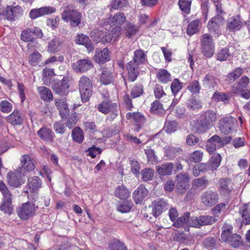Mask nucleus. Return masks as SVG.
I'll return each mask as SVG.
<instances>
[{
    "label": "nucleus",
    "mask_w": 250,
    "mask_h": 250,
    "mask_svg": "<svg viewBox=\"0 0 250 250\" xmlns=\"http://www.w3.org/2000/svg\"><path fill=\"white\" fill-rule=\"evenodd\" d=\"M223 230L221 234V240L227 242L229 239L230 236L232 235V227L228 224H225L222 228Z\"/></svg>",
    "instance_id": "nucleus-49"
},
{
    "label": "nucleus",
    "mask_w": 250,
    "mask_h": 250,
    "mask_svg": "<svg viewBox=\"0 0 250 250\" xmlns=\"http://www.w3.org/2000/svg\"><path fill=\"white\" fill-rule=\"evenodd\" d=\"M158 81L164 83L169 82L171 80L170 73L165 69H161L157 74Z\"/></svg>",
    "instance_id": "nucleus-44"
},
{
    "label": "nucleus",
    "mask_w": 250,
    "mask_h": 250,
    "mask_svg": "<svg viewBox=\"0 0 250 250\" xmlns=\"http://www.w3.org/2000/svg\"><path fill=\"white\" fill-rule=\"evenodd\" d=\"M62 20L65 22H70L72 27L77 26L81 22V14L77 10L67 7L62 13Z\"/></svg>",
    "instance_id": "nucleus-3"
},
{
    "label": "nucleus",
    "mask_w": 250,
    "mask_h": 250,
    "mask_svg": "<svg viewBox=\"0 0 250 250\" xmlns=\"http://www.w3.org/2000/svg\"><path fill=\"white\" fill-rule=\"evenodd\" d=\"M201 43L204 55L207 58H211L215 50V43L211 36L207 33L204 34L202 37Z\"/></svg>",
    "instance_id": "nucleus-4"
},
{
    "label": "nucleus",
    "mask_w": 250,
    "mask_h": 250,
    "mask_svg": "<svg viewBox=\"0 0 250 250\" xmlns=\"http://www.w3.org/2000/svg\"><path fill=\"white\" fill-rule=\"evenodd\" d=\"M240 213L243 218V221L244 224H250V203L243 208H241Z\"/></svg>",
    "instance_id": "nucleus-43"
},
{
    "label": "nucleus",
    "mask_w": 250,
    "mask_h": 250,
    "mask_svg": "<svg viewBox=\"0 0 250 250\" xmlns=\"http://www.w3.org/2000/svg\"><path fill=\"white\" fill-rule=\"evenodd\" d=\"M38 134L42 140L48 143L52 142L55 136L54 132L50 129L46 127L41 128L38 131Z\"/></svg>",
    "instance_id": "nucleus-26"
},
{
    "label": "nucleus",
    "mask_w": 250,
    "mask_h": 250,
    "mask_svg": "<svg viewBox=\"0 0 250 250\" xmlns=\"http://www.w3.org/2000/svg\"><path fill=\"white\" fill-rule=\"evenodd\" d=\"M217 115L212 110L205 112L202 116L203 120L208 126L213 125L217 120Z\"/></svg>",
    "instance_id": "nucleus-30"
},
{
    "label": "nucleus",
    "mask_w": 250,
    "mask_h": 250,
    "mask_svg": "<svg viewBox=\"0 0 250 250\" xmlns=\"http://www.w3.org/2000/svg\"><path fill=\"white\" fill-rule=\"evenodd\" d=\"M134 62L130 61L126 65L127 71L128 80L131 82H134L139 74V66Z\"/></svg>",
    "instance_id": "nucleus-17"
},
{
    "label": "nucleus",
    "mask_w": 250,
    "mask_h": 250,
    "mask_svg": "<svg viewBox=\"0 0 250 250\" xmlns=\"http://www.w3.org/2000/svg\"><path fill=\"white\" fill-rule=\"evenodd\" d=\"M190 214L188 212L185 213L182 216L178 218L176 221L174 222L173 226L175 227H183L185 225L189 226V220H190Z\"/></svg>",
    "instance_id": "nucleus-37"
},
{
    "label": "nucleus",
    "mask_w": 250,
    "mask_h": 250,
    "mask_svg": "<svg viewBox=\"0 0 250 250\" xmlns=\"http://www.w3.org/2000/svg\"><path fill=\"white\" fill-rule=\"evenodd\" d=\"M233 189L232 183L229 179L223 178L219 181L220 192L224 195H229Z\"/></svg>",
    "instance_id": "nucleus-19"
},
{
    "label": "nucleus",
    "mask_w": 250,
    "mask_h": 250,
    "mask_svg": "<svg viewBox=\"0 0 250 250\" xmlns=\"http://www.w3.org/2000/svg\"><path fill=\"white\" fill-rule=\"evenodd\" d=\"M109 51L108 48H105L102 50H96L95 55V60L98 63H104L110 59Z\"/></svg>",
    "instance_id": "nucleus-25"
},
{
    "label": "nucleus",
    "mask_w": 250,
    "mask_h": 250,
    "mask_svg": "<svg viewBox=\"0 0 250 250\" xmlns=\"http://www.w3.org/2000/svg\"><path fill=\"white\" fill-rule=\"evenodd\" d=\"M222 160L221 156L217 153L214 154L210 159V168L211 170H216L220 166Z\"/></svg>",
    "instance_id": "nucleus-51"
},
{
    "label": "nucleus",
    "mask_w": 250,
    "mask_h": 250,
    "mask_svg": "<svg viewBox=\"0 0 250 250\" xmlns=\"http://www.w3.org/2000/svg\"><path fill=\"white\" fill-rule=\"evenodd\" d=\"M75 42L78 44L84 45L89 52L92 51L94 49L92 42L88 37L83 34H79L77 36Z\"/></svg>",
    "instance_id": "nucleus-22"
},
{
    "label": "nucleus",
    "mask_w": 250,
    "mask_h": 250,
    "mask_svg": "<svg viewBox=\"0 0 250 250\" xmlns=\"http://www.w3.org/2000/svg\"><path fill=\"white\" fill-rule=\"evenodd\" d=\"M116 105V104H113L111 102L104 101L99 104L98 109L105 114L110 112L114 113Z\"/></svg>",
    "instance_id": "nucleus-27"
},
{
    "label": "nucleus",
    "mask_w": 250,
    "mask_h": 250,
    "mask_svg": "<svg viewBox=\"0 0 250 250\" xmlns=\"http://www.w3.org/2000/svg\"><path fill=\"white\" fill-rule=\"evenodd\" d=\"M177 126L178 124L176 121L167 120L163 129L167 133H172L176 131Z\"/></svg>",
    "instance_id": "nucleus-47"
},
{
    "label": "nucleus",
    "mask_w": 250,
    "mask_h": 250,
    "mask_svg": "<svg viewBox=\"0 0 250 250\" xmlns=\"http://www.w3.org/2000/svg\"><path fill=\"white\" fill-rule=\"evenodd\" d=\"M127 120L133 119L134 122L138 126L137 130L139 129L141 126L145 122L146 119L144 116L139 112H128L126 115Z\"/></svg>",
    "instance_id": "nucleus-23"
},
{
    "label": "nucleus",
    "mask_w": 250,
    "mask_h": 250,
    "mask_svg": "<svg viewBox=\"0 0 250 250\" xmlns=\"http://www.w3.org/2000/svg\"><path fill=\"white\" fill-rule=\"evenodd\" d=\"M34 205L27 202L19 207L17 211L19 217L22 220H27L31 217L35 212Z\"/></svg>",
    "instance_id": "nucleus-9"
},
{
    "label": "nucleus",
    "mask_w": 250,
    "mask_h": 250,
    "mask_svg": "<svg viewBox=\"0 0 250 250\" xmlns=\"http://www.w3.org/2000/svg\"><path fill=\"white\" fill-rule=\"evenodd\" d=\"M21 167L19 170L25 175L26 172L33 171L35 167V161L34 158L30 155H22L20 158Z\"/></svg>",
    "instance_id": "nucleus-8"
},
{
    "label": "nucleus",
    "mask_w": 250,
    "mask_h": 250,
    "mask_svg": "<svg viewBox=\"0 0 250 250\" xmlns=\"http://www.w3.org/2000/svg\"><path fill=\"white\" fill-rule=\"evenodd\" d=\"M121 33L120 26H116L112 27L111 30L108 32H105L103 31H100L98 32L99 38L95 39L97 42H101L104 43L110 42L113 39H115L118 37Z\"/></svg>",
    "instance_id": "nucleus-6"
},
{
    "label": "nucleus",
    "mask_w": 250,
    "mask_h": 250,
    "mask_svg": "<svg viewBox=\"0 0 250 250\" xmlns=\"http://www.w3.org/2000/svg\"><path fill=\"white\" fill-rule=\"evenodd\" d=\"M114 194L116 197L122 200L126 199L130 196V192L123 185L117 187L115 190Z\"/></svg>",
    "instance_id": "nucleus-34"
},
{
    "label": "nucleus",
    "mask_w": 250,
    "mask_h": 250,
    "mask_svg": "<svg viewBox=\"0 0 250 250\" xmlns=\"http://www.w3.org/2000/svg\"><path fill=\"white\" fill-rule=\"evenodd\" d=\"M236 122V119L231 116L222 118L219 121V129L224 134H231L234 131Z\"/></svg>",
    "instance_id": "nucleus-5"
},
{
    "label": "nucleus",
    "mask_w": 250,
    "mask_h": 250,
    "mask_svg": "<svg viewBox=\"0 0 250 250\" xmlns=\"http://www.w3.org/2000/svg\"><path fill=\"white\" fill-rule=\"evenodd\" d=\"M146 60V55L145 52L142 49H138L134 52L133 60L131 62H134L135 63L140 65L144 64Z\"/></svg>",
    "instance_id": "nucleus-36"
},
{
    "label": "nucleus",
    "mask_w": 250,
    "mask_h": 250,
    "mask_svg": "<svg viewBox=\"0 0 250 250\" xmlns=\"http://www.w3.org/2000/svg\"><path fill=\"white\" fill-rule=\"evenodd\" d=\"M100 81L104 84L110 83L113 81L112 73L106 70H103L100 77Z\"/></svg>",
    "instance_id": "nucleus-48"
},
{
    "label": "nucleus",
    "mask_w": 250,
    "mask_h": 250,
    "mask_svg": "<svg viewBox=\"0 0 250 250\" xmlns=\"http://www.w3.org/2000/svg\"><path fill=\"white\" fill-rule=\"evenodd\" d=\"M142 179L144 181H147L152 179L154 176V171L149 168H145L141 172Z\"/></svg>",
    "instance_id": "nucleus-63"
},
{
    "label": "nucleus",
    "mask_w": 250,
    "mask_h": 250,
    "mask_svg": "<svg viewBox=\"0 0 250 250\" xmlns=\"http://www.w3.org/2000/svg\"><path fill=\"white\" fill-rule=\"evenodd\" d=\"M227 243L233 247H238L242 243L241 237L238 234H232L230 236L229 239Z\"/></svg>",
    "instance_id": "nucleus-54"
},
{
    "label": "nucleus",
    "mask_w": 250,
    "mask_h": 250,
    "mask_svg": "<svg viewBox=\"0 0 250 250\" xmlns=\"http://www.w3.org/2000/svg\"><path fill=\"white\" fill-rule=\"evenodd\" d=\"M212 99L217 102L222 101L226 103L229 102V97L225 93L216 91L214 93Z\"/></svg>",
    "instance_id": "nucleus-59"
},
{
    "label": "nucleus",
    "mask_w": 250,
    "mask_h": 250,
    "mask_svg": "<svg viewBox=\"0 0 250 250\" xmlns=\"http://www.w3.org/2000/svg\"><path fill=\"white\" fill-rule=\"evenodd\" d=\"M125 19L124 14L119 12L115 14L113 17H110L108 19L104 20L101 24L103 26L109 25L110 28L111 27V24L115 27L119 26V25L125 22Z\"/></svg>",
    "instance_id": "nucleus-13"
},
{
    "label": "nucleus",
    "mask_w": 250,
    "mask_h": 250,
    "mask_svg": "<svg viewBox=\"0 0 250 250\" xmlns=\"http://www.w3.org/2000/svg\"><path fill=\"white\" fill-rule=\"evenodd\" d=\"M177 180L176 188L180 192H184L188 188L187 184L189 180V175L187 173H179L177 175Z\"/></svg>",
    "instance_id": "nucleus-18"
},
{
    "label": "nucleus",
    "mask_w": 250,
    "mask_h": 250,
    "mask_svg": "<svg viewBox=\"0 0 250 250\" xmlns=\"http://www.w3.org/2000/svg\"><path fill=\"white\" fill-rule=\"evenodd\" d=\"M23 173L19 170L16 171H10L7 175V181L9 185L18 187L24 183Z\"/></svg>",
    "instance_id": "nucleus-11"
},
{
    "label": "nucleus",
    "mask_w": 250,
    "mask_h": 250,
    "mask_svg": "<svg viewBox=\"0 0 250 250\" xmlns=\"http://www.w3.org/2000/svg\"><path fill=\"white\" fill-rule=\"evenodd\" d=\"M221 21V17L217 16L212 18L208 22V28L209 30L215 31L219 26V22Z\"/></svg>",
    "instance_id": "nucleus-56"
},
{
    "label": "nucleus",
    "mask_w": 250,
    "mask_h": 250,
    "mask_svg": "<svg viewBox=\"0 0 250 250\" xmlns=\"http://www.w3.org/2000/svg\"><path fill=\"white\" fill-rule=\"evenodd\" d=\"M178 4L183 12L186 14H189L191 5L190 0H179Z\"/></svg>",
    "instance_id": "nucleus-55"
},
{
    "label": "nucleus",
    "mask_w": 250,
    "mask_h": 250,
    "mask_svg": "<svg viewBox=\"0 0 250 250\" xmlns=\"http://www.w3.org/2000/svg\"><path fill=\"white\" fill-rule=\"evenodd\" d=\"M13 109L12 104L7 100H2L0 102V111L3 113H9Z\"/></svg>",
    "instance_id": "nucleus-60"
},
{
    "label": "nucleus",
    "mask_w": 250,
    "mask_h": 250,
    "mask_svg": "<svg viewBox=\"0 0 250 250\" xmlns=\"http://www.w3.org/2000/svg\"><path fill=\"white\" fill-rule=\"evenodd\" d=\"M230 55L229 49L225 48L220 50L217 54L216 59L220 61H224L227 60Z\"/></svg>",
    "instance_id": "nucleus-58"
},
{
    "label": "nucleus",
    "mask_w": 250,
    "mask_h": 250,
    "mask_svg": "<svg viewBox=\"0 0 250 250\" xmlns=\"http://www.w3.org/2000/svg\"><path fill=\"white\" fill-rule=\"evenodd\" d=\"M93 66L91 61L87 59L80 60L72 65L73 70L77 73L85 72Z\"/></svg>",
    "instance_id": "nucleus-12"
},
{
    "label": "nucleus",
    "mask_w": 250,
    "mask_h": 250,
    "mask_svg": "<svg viewBox=\"0 0 250 250\" xmlns=\"http://www.w3.org/2000/svg\"><path fill=\"white\" fill-rule=\"evenodd\" d=\"M42 58L41 54L35 51L31 54L28 57V62L32 65H36Z\"/></svg>",
    "instance_id": "nucleus-57"
},
{
    "label": "nucleus",
    "mask_w": 250,
    "mask_h": 250,
    "mask_svg": "<svg viewBox=\"0 0 250 250\" xmlns=\"http://www.w3.org/2000/svg\"><path fill=\"white\" fill-rule=\"evenodd\" d=\"M56 9L53 7H42L40 8H35L32 9L30 11L29 16L31 19H36L40 17L52 14L54 13Z\"/></svg>",
    "instance_id": "nucleus-14"
},
{
    "label": "nucleus",
    "mask_w": 250,
    "mask_h": 250,
    "mask_svg": "<svg viewBox=\"0 0 250 250\" xmlns=\"http://www.w3.org/2000/svg\"><path fill=\"white\" fill-rule=\"evenodd\" d=\"M208 181L206 180V177L197 178L192 182V187L195 189L203 190L208 186Z\"/></svg>",
    "instance_id": "nucleus-41"
},
{
    "label": "nucleus",
    "mask_w": 250,
    "mask_h": 250,
    "mask_svg": "<svg viewBox=\"0 0 250 250\" xmlns=\"http://www.w3.org/2000/svg\"><path fill=\"white\" fill-rule=\"evenodd\" d=\"M174 168L172 163H167L156 167L158 173L161 175H170Z\"/></svg>",
    "instance_id": "nucleus-32"
},
{
    "label": "nucleus",
    "mask_w": 250,
    "mask_h": 250,
    "mask_svg": "<svg viewBox=\"0 0 250 250\" xmlns=\"http://www.w3.org/2000/svg\"><path fill=\"white\" fill-rule=\"evenodd\" d=\"M92 88L93 87L79 89L81 99L83 102H86L89 100L92 94Z\"/></svg>",
    "instance_id": "nucleus-52"
},
{
    "label": "nucleus",
    "mask_w": 250,
    "mask_h": 250,
    "mask_svg": "<svg viewBox=\"0 0 250 250\" xmlns=\"http://www.w3.org/2000/svg\"><path fill=\"white\" fill-rule=\"evenodd\" d=\"M42 185L41 180L37 176H33L28 179L27 186L28 190H25L26 194L36 193Z\"/></svg>",
    "instance_id": "nucleus-16"
},
{
    "label": "nucleus",
    "mask_w": 250,
    "mask_h": 250,
    "mask_svg": "<svg viewBox=\"0 0 250 250\" xmlns=\"http://www.w3.org/2000/svg\"><path fill=\"white\" fill-rule=\"evenodd\" d=\"M242 22L239 17L230 18L227 24L228 28L230 30H239L241 28Z\"/></svg>",
    "instance_id": "nucleus-42"
},
{
    "label": "nucleus",
    "mask_w": 250,
    "mask_h": 250,
    "mask_svg": "<svg viewBox=\"0 0 250 250\" xmlns=\"http://www.w3.org/2000/svg\"><path fill=\"white\" fill-rule=\"evenodd\" d=\"M22 9L19 5L7 6L5 13L6 19L9 21L15 20L22 15Z\"/></svg>",
    "instance_id": "nucleus-15"
},
{
    "label": "nucleus",
    "mask_w": 250,
    "mask_h": 250,
    "mask_svg": "<svg viewBox=\"0 0 250 250\" xmlns=\"http://www.w3.org/2000/svg\"><path fill=\"white\" fill-rule=\"evenodd\" d=\"M56 105L59 110L62 117L65 118L69 112L68 106L66 102L63 100H59L56 103Z\"/></svg>",
    "instance_id": "nucleus-39"
},
{
    "label": "nucleus",
    "mask_w": 250,
    "mask_h": 250,
    "mask_svg": "<svg viewBox=\"0 0 250 250\" xmlns=\"http://www.w3.org/2000/svg\"><path fill=\"white\" fill-rule=\"evenodd\" d=\"M201 24V21L199 20H195L191 21L188 24L187 28V34L191 36L197 33L199 31Z\"/></svg>",
    "instance_id": "nucleus-35"
},
{
    "label": "nucleus",
    "mask_w": 250,
    "mask_h": 250,
    "mask_svg": "<svg viewBox=\"0 0 250 250\" xmlns=\"http://www.w3.org/2000/svg\"><path fill=\"white\" fill-rule=\"evenodd\" d=\"M196 131L198 133L205 132L208 129V125L203 121L197 120L194 124Z\"/></svg>",
    "instance_id": "nucleus-62"
},
{
    "label": "nucleus",
    "mask_w": 250,
    "mask_h": 250,
    "mask_svg": "<svg viewBox=\"0 0 250 250\" xmlns=\"http://www.w3.org/2000/svg\"><path fill=\"white\" fill-rule=\"evenodd\" d=\"M167 204L164 199H158L154 201V207L152 209V213L154 216H159L163 211L167 208Z\"/></svg>",
    "instance_id": "nucleus-24"
},
{
    "label": "nucleus",
    "mask_w": 250,
    "mask_h": 250,
    "mask_svg": "<svg viewBox=\"0 0 250 250\" xmlns=\"http://www.w3.org/2000/svg\"><path fill=\"white\" fill-rule=\"evenodd\" d=\"M63 45L62 40L56 38L50 41L48 44L47 51L51 53L58 52L61 50Z\"/></svg>",
    "instance_id": "nucleus-20"
},
{
    "label": "nucleus",
    "mask_w": 250,
    "mask_h": 250,
    "mask_svg": "<svg viewBox=\"0 0 250 250\" xmlns=\"http://www.w3.org/2000/svg\"><path fill=\"white\" fill-rule=\"evenodd\" d=\"M23 120V117L18 111H14L7 118V121L12 125H20L22 123Z\"/></svg>",
    "instance_id": "nucleus-29"
},
{
    "label": "nucleus",
    "mask_w": 250,
    "mask_h": 250,
    "mask_svg": "<svg viewBox=\"0 0 250 250\" xmlns=\"http://www.w3.org/2000/svg\"><path fill=\"white\" fill-rule=\"evenodd\" d=\"M148 190L144 185H140L133 192V198L136 204L141 203L147 195Z\"/></svg>",
    "instance_id": "nucleus-21"
},
{
    "label": "nucleus",
    "mask_w": 250,
    "mask_h": 250,
    "mask_svg": "<svg viewBox=\"0 0 250 250\" xmlns=\"http://www.w3.org/2000/svg\"><path fill=\"white\" fill-rule=\"evenodd\" d=\"M216 221L214 216L203 215L199 217H192L189 220V227L200 228L201 226L211 225Z\"/></svg>",
    "instance_id": "nucleus-7"
},
{
    "label": "nucleus",
    "mask_w": 250,
    "mask_h": 250,
    "mask_svg": "<svg viewBox=\"0 0 250 250\" xmlns=\"http://www.w3.org/2000/svg\"><path fill=\"white\" fill-rule=\"evenodd\" d=\"M218 200V195L216 191L208 190L205 191L201 196L202 203L207 207H212Z\"/></svg>",
    "instance_id": "nucleus-10"
},
{
    "label": "nucleus",
    "mask_w": 250,
    "mask_h": 250,
    "mask_svg": "<svg viewBox=\"0 0 250 250\" xmlns=\"http://www.w3.org/2000/svg\"><path fill=\"white\" fill-rule=\"evenodd\" d=\"M32 35V31L30 29L25 30L21 34V39L24 42H29L27 45L28 48H30L32 43H37L36 41L33 39Z\"/></svg>",
    "instance_id": "nucleus-40"
},
{
    "label": "nucleus",
    "mask_w": 250,
    "mask_h": 250,
    "mask_svg": "<svg viewBox=\"0 0 250 250\" xmlns=\"http://www.w3.org/2000/svg\"><path fill=\"white\" fill-rule=\"evenodd\" d=\"M232 139L230 136H228L222 139L218 135H214L207 141L206 149L209 154H212L217 148H220L225 144L228 143Z\"/></svg>",
    "instance_id": "nucleus-2"
},
{
    "label": "nucleus",
    "mask_w": 250,
    "mask_h": 250,
    "mask_svg": "<svg viewBox=\"0 0 250 250\" xmlns=\"http://www.w3.org/2000/svg\"><path fill=\"white\" fill-rule=\"evenodd\" d=\"M72 136L74 141L81 143L84 138L83 130L79 127H75L72 132Z\"/></svg>",
    "instance_id": "nucleus-45"
},
{
    "label": "nucleus",
    "mask_w": 250,
    "mask_h": 250,
    "mask_svg": "<svg viewBox=\"0 0 250 250\" xmlns=\"http://www.w3.org/2000/svg\"><path fill=\"white\" fill-rule=\"evenodd\" d=\"M218 83V80L211 74H207L203 80V86L208 89L215 87Z\"/></svg>",
    "instance_id": "nucleus-31"
},
{
    "label": "nucleus",
    "mask_w": 250,
    "mask_h": 250,
    "mask_svg": "<svg viewBox=\"0 0 250 250\" xmlns=\"http://www.w3.org/2000/svg\"><path fill=\"white\" fill-rule=\"evenodd\" d=\"M250 82L248 77H242L238 82L235 83L232 87V92L235 94L240 95L241 97L249 99L250 98V92L247 88Z\"/></svg>",
    "instance_id": "nucleus-1"
},
{
    "label": "nucleus",
    "mask_w": 250,
    "mask_h": 250,
    "mask_svg": "<svg viewBox=\"0 0 250 250\" xmlns=\"http://www.w3.org/2000/svg\"><path fill=\"white\" fill-rule=\"evenodd\" d=\"M43 80L45 84L48 85L51 83V78L55 75L52 69L45 68L43 70Z\"/></svg>",
    "instance_id": "nucleus-46"
},
{
    "label": "nucleus",
    "mask_w": 250,
    "mask_h": 250,
    "mask_svg": "<svg viewBox=\"0 0 250 250\" xmlns=\"http://www.w3.org/2000/svg\"><path fill=\"white\" fill-rule=\"evenodd\" d=\"M0 210L4 213L11 214L13 210L12 202L1 200Z\"/></svg>",
    "instance_id": "nucleus-53"
},
{
    "label": "nucleus",
    "mask_w": 250,
    "mask_h": 250,
    "mask_svg": "<svg viewBox=\"0 0 250 250\" xmlns=\"http://www.w3.org/2000/svg\"><path fill=\"white\" fill-rule=\"evenodd\" d=\"M151 112L155 114H161L164 112V109L162 104L158 101H155L151 104L150 108Z\"/></svg>",
    "instance_id": "nucleus-61"
},
{
    "label": "nucleus",
    "mask_w": 250,
    "mask_h": 250,
    "mask_svg": "<svg viewBox=\"0 0 250 250\" xmlns=\"http://www.w3.org/2000/svg\"><path fill=\"white\" fill-rule=\"evenodd\" d=\"M69 87L68 83L63 79L60 83L54 84L52 88L56 93L61 95H65L67 93Z\"/></svg>",
    "instance_id": "nucleus-28"
},
{
    "label": "nucleus",
    "mask_w": 250,
    "mask_h": 250,
    "mask_svg": "<svg viewBox=\"0 0 250 250\" xmlns=\"http://www.w3.org/2000/svg\"><path fill=\"white\" fill-rule=\"evenodd\" d=\"M109 250H127L125 245L119 240H116L109 245Z\"/></svg>",
    "instance_id": "nucleus-64"
},
{
    "label": "nucleus",
    "mask_w": 250,
    "mask_h": 250,
    "mask_svg": "<svg viewBox=\"0 0 250 250\" xmlns=\"http://www.w3.org/2000/svg\"><path fill=\"white\" fill-rule=\"evenodd\" d=\"M0 191L2 195V200L12 202L13 195L6 185L1 181H0Z\"/></svg>",
    "instance_id": "nucleus-33"
},
{
    "label": "nucleus",
    "mask_w": 250,
    "mask_h": 250,
    "mask_svg": "<svg viewBox=\"0 0 250 250\" xmlns=\"http://www.w3.org/2000/svg\"><path fill=\"white\" fill-rule=\"evenodd\" d=\"M37 89L40 97L43 101H49L53 99L52 92L48 88L44 86H40Z\"/></svg>",
    "instance_id": "nucleus-38"
},
{
    "label": "nucleus",
    "mask_w": 250,
    "mask_h": 250,
    "mask_svg": "<svg viewBox=\"0 0 250 250\" xmlns=\"http://www.w3.org/2000/svg\"><path fill=\"white\" fill-rule=\"evenodd\" d=\"M78 86L79 89L93 87L91 81L88 77L85 76H83L80 78Z\"/></svg>",
    "instance_id": "nucleus-50"
}]
</instances>
